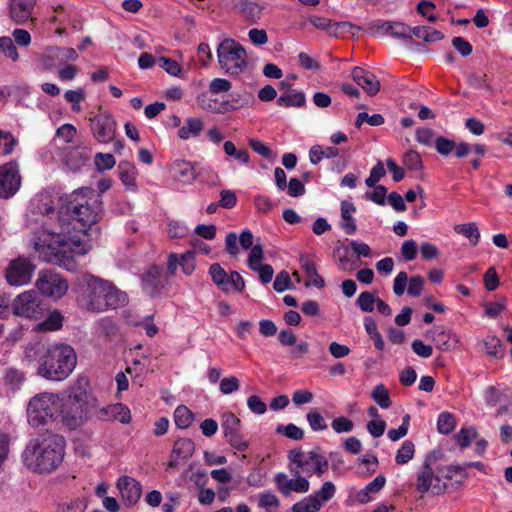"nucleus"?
<instances>
[{
  "instance_id": "e433bc0d",
  "label": "nucleus",
  "mask_w": 512,
  "mask_h": 512,
  "mask_svg": "<svg viewBox=\"0 0 512 512\" xmlns=\"http://www.w3.org/2000/svg\"><path fill=\"white\" fill-rule=\"evenodd\" d=\"M194 421V414L192 411L184 406H178L174 411V422L180 429L188 428Z\"/></svg>"
},
{
  "instance_id": "09e8293b",
  "label": "nucleus",
  "mask_w": 512,
  "mask_h": 512,
  "mask_svg": "<svg viewBox=\"0 0 512 512\" xmlns=\"http://www.w3.org/2000/svg\"><path fill=\"white\" fill-rule=\"evenodd\" d=\"M371 397L383 409L389 408L392 404L389 392L384 384H378L373 389Z\"/></svg>"
},
{
  "instance_id": "c756f323",
  "label": "nucleus",
  "mask_w": 512,
  "mask_h": 512,
  "mask_svg": "<svg viewBox=\"0 0 512 512\" xmlns=\"http://www.w3.org/2000/svg\"><path fill=\"white\" fill-rule=\"evenodd\" d=\"M217 287L225 293L241 292L245 288V281L238 272L233 271L227 274L222 280V284H217Z\"/></svg>"
},
{
  "instance_id": "c85d7f7f",
  "label": "nucleus",
  "mask_w": 512,
  "mask_h": 512,
  "mask_svg": "<svg viewBox=\"0 0 512 512\" xmlns=\"http://www.w3.org/2000/svg\"><path fill=\"white\" fill-rule=\"evenodd\" d=\"M235 9L241 16L250 23H255L261 16V7L248 0H239L235 4Z\"/></svg>"
},
{
  "instance_id": "ea45409f",
  "label": "nucleus",
  "mask_w": 512,
  "mask_h": 512,
  "mask_svg": "<svg viewBox=\"0 0 512 512\" xmlns=\"http://www.w3.org/2000/svg\"><path fill=\"white\" fill-rule=\"evenodd\" d=\"M310 22L315 28L326 30L332 36H337L339 29L347 25L345 22L331 24L329 19L317 16L311 17Z\"/></svg>"
},
{
  "instance_id": "ddd939ff",
  "label": "nucleus",
  "mask_w": 512,
  "mask_h": 512,
  "mask_svg": "<svg viewBox=\"0 0 512 512\" xmlns=\"http://www.w3.org/2000/svg\"><path fill=\"white\" fill-rule=\"evenodd\" d=\"M35 264L26 257H18L10 261L6 268L5 277L12 286L28 284L35 271Z\"/></svg>"
},
{
  "instance_id": "864d4df0",
  "label": "nucleus",
  "mask_w": 512,
  "mask_h": 512,
  "mask_svg": "<svg viewBox=\"0 0 512 512\" xmlns=\"http://www.w3.org/2000/svg\"><path fill=\"white\" fill-rule=\"evenodd\" d=\"M276 433L283 434L292 440H302L304 438V431L292 423L286 426L279 425L276 428Z\"/></svg>"
},
{
  "instance_id": "8fccbe9b",
  "label": "nucleus",
  "mask_w": 512,
  "mask_h": 512,
  "mask_svg": "<svg viewBox=\"0 0 512 512\" xmlns=\"http://www.w3.org/2000/svg\"><path fill=\"white\" fill-rule=\"evenodd\" d=\"M456 426L454 415L448 412H442L437 419V429L441 434L451 433Z\"/></svg>"
},
{
  "instance_id": "72a5a7b5",
  "label": "nucleus",
  "mask_w": 512,
  "mask_h": 512,
  "mask_svg": "<svg viewBox=\"0 0 512 512\" xmlns=\"http://www.w3.org/2000/svg\"><path fill=\"white\" fill-rule=\"evenodd\" d=\"M63 325V315L55 310L51 312L44 321L35 326V331H56Z\"/></svg>"
},
{
  "instance_id": "58836bf2",
  "label": "nucleus",
  "mask_w": 512,
  "mask_h": 512,
  "mask_svg": "<svg viewBox=\"0 0 512 512\" xmlns=\"http://www.w3.org/2000/svg\"><path fill=\"white\" fill-rule=\"evenodd\" d=\"M305 102L303 92L286 93L277 98V105L280 107H303Z\"/></svg>"
},
{
  "instance_id": "cd10ccee",
  "label": "nucleus",
  "mask_w": 512,
  "mask_h": 512,
  "mask_svg": "<svg viewBox=\"0 0 512 512\" xmlns=\"http://www.w3.org/2000/svg\"><path fill=\"white\" fill-rule=\"evenodd\" d=\"M356 211V208L353 203L343 200L341 202V228L348 235H352L356 232L357 226L355 223V219L352 216V213Z\"/></svg>"
},
{
  "instance_id": "4d7b16f0",
  "label": "nucleus",
  "mask_w": 512,
  "mask_h": 512,
  "mask_svg": "<svg viewBox=\"0 0 512 512\" xmlns=\"http://www.w3.org/2000/svg\"><path fill=\"white\" fill-rule=\"evenodd\" d=\"M404 165L413 171H419L423 168V161L420 154L414 150L408 151L403 157Z\"/></svg>"
},
{
  "instance_id": "79ce46f5",
  "label": "nucleus",
  "mask_w": 512,
  "mask_h": 512,
  "mask_svg": "<svg viewBox=\"0 0 512 512\" xmlns=\"http://www.w3.org/2000/svg\"><path fill=\"white\" fill-rule=\"evenodd\" d=\"M25 381V374L19 369L10 367L5 370L4 382L9 385L11 389H19Z\"/></svg>"
},
{
  "instance_id": "f3484780",
  "label": "nucleus",
  "mask_w": 512,
  "mask_h": 512,
  "mask_svg": "<svg viewBox=\"0 0 512 512\" xmlns=\"http://www.w3.org/2000/svg\"><path fill=\"white\" fill-rule=\"evenodd\" d=\"M194 452L195 444L190 438L177 439L173 444L167 469H176L181 462L191 458Z\"/></svg>"
},
{
  "instance_id": "de8ad7c7",
  "label": "nucleus",
  "mask_w": 512,
  "mask_h": 512,
  "mask_svg": "<svg viewBox=\"0 0 512 512\" xmlns=\"http://www.w3.org/2000/svg\"><path fill=\"white\" fill-rule=\"evenodd\" d=\"M468 84L476 89H483L489 93H493V87L488 83V75L486 73H471L467 76Z\"/></svg>"
},
{
  "instance_id": "7ed1b4c3",
  "label": "nucleus",
  "mask_w": 512,
  "mask_h": 512,
  "mask_svg": "<svg viewBox=\"0 0 512 512\" xmlns=\"http://www.w3.org/2000/svg\"><path fill=\"white\" fill-rule=\"evenodd\" d=\"M76 294L77 302L82 309L96 313L116 309L127 302L126 293L117 289L111 282L89 273L78 278Z\"/></svg>"
},
{
  "instance_id": "39448f33",
  "label": "nucleus",
  "mask_w": 512,
  "mask_h": 512,
  "mask_svg": "<svg viewBox=\"0 0 512 512\" xmlns=\"http://www.w3.org/2000/svg\"><path fill=\"white\" fill-rule=\"evenodd\" d=\"M98 399L89 390V382L80 378L68 390L67 401L61 409L63 423L76 429L89 419L95 418Z\"/></svg>"
},
{
  "instance_id": "6e6552de",
  "label": "nucleus",
  "mask_w": 512,
  "mask_h": 512,
  "mask_svg": "<svg viewBox=\"0 0 512 512\" xmlns=\"http://www.w3.org/2000/svg\"><path fill=\"white\" fill-rule=\"evenodd\" d=\"M219 67L227 74L239 75L247 68L248 56L245 48L236 40L226 38L217 47Z\"/></svg>"
},
{
  "instance_id": "2eb2a0df",
  "label": "nucleus",
  "mask_w": 512,
  "mask_h": 512,
  "mask_svg": "<svg viewBox=\"0 0 512 512\" xmlns=\"http://www.w3.org/2000/svg\"><path fill=\"white\" fill-rule=\"evenodd\" d=\"M293 479H289L285 473H277L274 477L276 487L284 496H289L292 492L306 493L310 489V483L306 477L300 474L293 475Z\"/></svg>"
},
{
  "instance_id": "5701e85b",
  "label": "nucleus",
  "mask_w": 512,
  "mask_h": 512,
  "mask_svg": "<svg viewBox=\"0 0 512 512\" xmlns=\"http://www.w3.org/2000/svg\"><path fill=\"white\" fill-rule=\"evenodd\" d=\"M351 76L369 96H375L379 92L380 82L373 73L361 67H354Z\"/></svg>"
},
{
  "instance_id": "dca6fc26",
  "label": "nucleus",
  "mask_w": 512,
  "mask_h": 512,
  "mask_svg": "<svg viewBox=\"0 0 512 512\" xmlns=\"http://www.w3.org/2000/svg\"><path fill=\"white\" fill-rule=\"evenodd\" d=\"M416 488L422 494L431 491L434 495H439L444 491V486L441 485V479L434 474L427 461L423 465V470L417 476Z\"/></svg>"
},
{
  "instance_id": "1a4fd4ad",
  "label": "nucleus",
  "mask_w": 512,
  "mask_h": 512,
  "mask_svg": "<svg viewBox=\"0 0 512 512\" xmlns=\"http://www.w3.org/2000/svg\"><path fill=\"white\" fill-rule=\"evenodd\" d=\"M12 314L26 319H40L44 315V308L37 292L28 290L16 296L12 301Z\"/></svg>"
},
{
  "instance_id": "6ab92c4d",
  "label": "nucleus",
  "mask_w": 512,
  "mask_h": 512,
  "mask_svg": "<svg viewBox=\"0 0 512 512\" xmlns=\"http://www.w3.org/2000/svg\"><path fill=\"white\" fill-rule=\"evenodd\" d=\"M95 419L101 421L117 420L123 424H128L131 421L130 410L122 403L108 405L106 407L96 408Z\"/></svg>"
},
{
  "instance_id": "338daca9",
  "label": "nucleus",
  "mask_w": 512,
  "mask_h": 512,
  "mask_svg": "<svg viewBox=\"0 0 512 512\" xmlns=\"http://www.w3.org/2000/svg\"><path fill=\"white\" fill-rule=\"evenodd\" d=\"M260 508L265 510H269L270 508H278L280 505L278 497L272 492H264L259 495V503Z\"/></svg>"
},
{
  "instance_id": "c9c22d12",
  "label": "nucleus",
  "mask_w": 512,
  "mask_h": 512,
  "mask_svg": "<svg viewBox=\"0 0 512 512\" xmlns=\"http://www.w3.org/2000/svg\"><path fill=\"white\" fill-rule=\"evenodd\" d=\"M454 231L457 234L466 237L470 241V244L473 246H476L479 242L480 232L476 223L474 222L455 225Z\"/></svg>"
},
{
  "instance_id": "9b49d317",
  "label": "nucleus",
  "mask_w": 512,
  "mask_h": 512,
  "mask_svg": "<svg viewBox=\"0 0 512 512\" xmlns=\"http://www.w3.org/2000/svg\"><path fill=\"white\" fill-rule=\"evenodd\" d=\"M90 130L93 138L101 144L114 141L117 133V122L111 113L101 111L90 118Z\"/></svg>"
},
{
  "instance_id": "a211bd4d",
  "label": "nucleus",
  "mask_w": 512,
  "mask_h": 512,
  "mask_svg": "<svg viewBox=\"0 0 512 512\" xmlns=\"http://www.w3.org/2000/svg\"><path fill=\"white\" fill-rule=\"evenodd\" d=\"M408 283L407 292L410 296L417 297L421 295L424 287V279L421 276L408 278L406 272L402 271L394 279L393 291L397 296L403 295Z\"/></svg>"
},
{
  "instance_id": "680f3d73",
  "label": "nucleus",
  "mask_w": 512,
  "mask_h": 512,
  "mask_svg": "<svg viewBox=\"0 0 512 512\" xmlns=\"http://www.w3.org/2000/svg\"><path fill=\"white\" fill-rule=\"evenodd\" d=\"M87 505L82 499H74L70 502L60 504L57 512H85Z\"/></svg>"
},
{
  "instance_id": "473e14b6",
  "label": "nucleus",
  "mask_w": 512,
  "mask_h": 512,
  "mask_svg": "<svg viewBox=\"0 0 512 512\" xmlns=\"http://www.w3.org/2000/svg\"><path fill=\"white\" fill-rule=\"evenodd\" d=\"M381 28L391 36L401 40H411V28L400 22H384Z\"/></svg>"
},
{
  "instance_id": "69168bd1",
  "label": "nucleus",
  "mask_w": 512,
  "mask_h": 512,
  "mask_svg": "<svg viewBox=\"0 0 512 512\" xmlns=\"http://www.w3.org/2000/svg\"><path fill=\"white\" fill-rule=\"evenodd\" d=\"M386 174V170L382 162H378L370 171L369 177L365 183L368 187L373 188L377 182Z\"/></svg>"
},
{
  "instance_id": "f257e3e1",
  "label": "nucleus",
  "mask_w": 512,
  "mask_h": 512,
  "mask_svg": "<svg viewBox=\"0 0 512 512\" xmlns=\"http://www.w3.org/2000/svg\"><path fill=\"white\" fill-rule=\"evenodd\" d=\"M102 211L101 197L92 188L73 191L57 212V218L45 224L34 242L38 257L68 271L76 270L75 257L87 253L89 247L84 237L99 221Z\"/></svg>"
},
{
  "instance_id": "393cba45",
  "label": "nucleus",
  "mask_w": 512,
  "mask_h": 512,
  "mask_svg": "<svg viewBox=\"0 0 512 512\" xmlns=\"http://www.w3.org/2000/svg\"><path fill=\"white\" fill-rule=\"evenodd\" d=\"M198 103L201 109L214 114H225L237 109V106L233 105L229 100L212 98L206 94L198 97Z\"/></svg>"
},
{
  "instance_id": "4c0bfd02",
  "label": "nucleus",
  "mask_w": 512,
  "mask_h": 512,
  "mask_svg": "<svg viewBox=\"0 0 512 512\" xmlns=\"http://www.w3.org/2000/svg\"><path fill=\"white\" fill-rule=\"evenodd\" d=\"M223 150L227 156L233 157L242 165H247L250 161V155L246 149H238L232 141H225Z\"/></svg>"
},
{
  "instance_id": "4468645a",
  "label": "nucleus",
  "mask_w": 512,
  "mask_h": 512,
  "mask_svg": "<svg viewBox=\"0 0 512 512\" xmlns=\"http://www.w3.org/2000/svg\"><path fill=\"white\" fill-rule=\"evenodd\" d=\"M21 176L16 162H9L0 166V198L8 199L19 190Z\"/></svg>"
},
{
  "instance_id": "aec40b11",
  "label": "nucleus",
  "mask_w": 512,
  "mask_h": 512,
  "mask_svg": "<svg viewBox=\"0 0 512 512\" xmlns=\"http://www.w3.org/2000/svg\"><path fill=\"white\" fill-rule=\"evenodd\" d=\"M166 284L167 279L162 269L157 266L149 268L142 276L143 289L150 296H157Z\"/></svg>"
},
{
  "instance_id": "13d9d810",
  "label": "nucleus",
  "mask_w": 512,
  "mask_h": 512,
  "mask_svg": "<svg viewBox=\"0 0 512 512\" xmlns=\"http://www.w3.org/2000/svg\"><path fill=\"white\" fill-rule=\"evenodd\" d=\"M157 63L162 69L172 76H179L181 73V66L177 61L171 58L165 56L159 57L157 59Z\"/></svg>"
},
{
  "instance_id": "37998d69",
  "label": "nucleus",
  "mask_w": 512,
  "mask_h": 512,
  "mask_svg": "<svg viewBox=\"0 0 512 512\" xmlns=\"http://www.w3.org/2000/svg\"><path fill=\"white\" fill-rule=\"evenodd\" d=\"M221 427L223 429L224 436H227L240 430L241 421L232 412H225L222 415Z\"/></svg>"
},
{
  "instance_id": "423d86ee",
  "label": "nucleus",
  "mask_w": 512,
  "mask_h": 512,
  "mask_svg": "<svg viewBox=\"0 0 512 512\" xmlns=\"http://www.w3.org/2000/svg\"><path fill=\"white\" fill-rule=\"evenodd\" d=\"M62 399L54 393L42 392L33 396L27 406L28 423L34 427L48 424L61 415Z\"/></svg>"
},
{
  "instance_id": "f03ea898",
  "label": "nucleus",
  "mask_w": 512,
  "mask_h": 512,
  "mask_svg": "<svg viewBox=\"0 0 512 512\" xmlns=\"http://www.w3.org/2000/svg\"><path fill=\"white\" fill-rule=\"evenodd\" d=\"M24 357L37 362V374L53 381L65 380L74 370L77 356L67 344H49L42 340L29 342L24 348Z\"/></svg>"
},
{
  "instance_id": "e2e57ef3",
  "label": "nucleus",
  "mask_w": 512,
  "mask_h": 512,
  "mask_svg": "<svg viewBox=\"0 0 512 512\" xmlns=\"http://www.w3.org/2000/svg\"><path fill=\"white\" fill-rule=\"evenodd\" d=\"M240 388V381L236 376L225 377L220 381V391L227 395L231 394Z\"/></svg>"
},
{
  "instance_id": "412c9836",
  "label": "nucleus",
  "mask_w": 512,
  "mask_h": 512,
  "mask_svg": "<svg viewBox=\"0 0 512 512\" xmlns=\"http://www.w3.org/2000/svg\"><path fill=\"white\" fill-rule=\"evenodd\" d=\"M426 336L430 338L437 349L441 351L453 350L457 343L458 338L450 330H446L443 326H435L427 331Z\"/></svg>"
},
{
  "instance_id": "f8f14e48",
  "label": "nucleus",
  "mask_w": 512,
  "mask_h": 512,
  "mask_svg": "<svg viewBox=\"0 0 512 512\" xmlns=\"http://www.w3.org/2000/svg\"><path fill=\"white\" fill-rule=\"evenodd\" d=\"M335 492V485L326 481L318 491L295 503L292 512H318L324 503L334 497Z\"/></svg>"
},
{
  "instance_id": "20e7f679",
  "label": "nucleus",
  "mask_w": 512,
  "mask_h": 512,
  "mask_svg": "<svg viewBox=\"0 0 512 512\" xmlns=\"http://www.w3.org/2000/svg\"><path fill=\"white\" fill-rule=\"evenodd\" d=\"M64 456V437L46 432L30 440L26 445L23 462L34 473L49 474L61 465Z\"/></svg>"
},
{
  "instance_id": "774afa93",
  "label": "nucleus",
  "mask_w": 512,
  "mask_h": 512,
  "mask_svg": "<svg viewBox=\"0 0 512 512\" xmlns=\"http://www.w3.org/2000/svg\"><path fill=\"white\" fill-rule=\"evenodd\" d=\"M249 146L259 155L266 159H272L273 158V152L272 150L261 140L259 139H250L248 141Z\"/></svg>"
},
{
  "instance_id": "a18cd8bd",
  "label": "nucleus",
  "mask_w": 512,
  "mask_h": 512,
  "mask_svg": "<svg viewBox=\"0 0 512 512\" xmlns=\"http://www.w3.org/2000/svg\"><path fill=\"white\" fill-rule=\"evenodd\" d=\"M484 350L487 355L501 358L504 355V349L502 347L501 341L495 336H488L484 342Z\"/></svg>"
},
{
  "instance_id": "c03bdc74",
  "label": "nucleus",
  "mask_w": 512,
  "mask_h": 512,
  "mask_svg": "<svg viewBox=\"0 0 512 512\" xmlns=\"http://www.w3.org/2000/svg\"><path fill=\"white\" fill-rule=\"evenodd\" d=\"M415 446L414 443L410 440H406L402 443L401 447L398 449L395 461L399 465H403L408 463L414 456Z\"/></svg>"
},
{
  "instance_id": "7c9ffc66",
  "label": "nucleus",
  "mask_w": 512,
  "mask_h": 512,
  "mask_svg": "<svg viewBox=\"0 0 512 512\" xmlns=\"http://www.w3.org/2000/svg\"><path fill=\"white\" fill-rule=\"evenodd\" d=\"M386 479L383 475H378L373 481L368 483L364 489L360 490L356 498L359 503L365 504L371 500L370 494L379 492L385 485Z\"/></svg>"
},
{
  "instance_id": "a19ab883",
  "label": "nucleus",
  "mask_w": 512,
  "mask_h": 512,
  "mask_svg": "<svg viewBox=\"0 0 512 512\" xmlns=\"http://www.w3.org/2000/svg\"><path fill=\"white\" fill-rule=\"evenodd\" d=\"M411 32L419 39L426 42H436L442 40L444 35L442 32L430 27H414Z\"/></svg>"
},
{
  "instance_id": "5fc2aeb1",
  "label": "nucleus",
  "mask_w": 512,
  "mask_h": 512,
  "mask_svg": "<svg viewBox=\"0 0 512 512\" xmlns=\"http://www.w3.org/2000/svg\"><path fill=\"white\" fill-rule=\"evenodd\" d=\"M377 300L378 297H375L371 292L365 291L359 294L357 305L363 312H372Z\"/></svg>"
},
{
  "instance_id": "bf43d9fd",
  "label": "nucleus",
  "mask_w": 512,
  "mask_h": 512,
  "mask_svg": "<svg viewBox=\"0 0 512 512\" xmlns=\"http://www.w3.org/2000/svg\"><path fill=\"white\" fill-rule=\"evenodd\" d=\"M455 147L456 143L453 140H450L444 136H438L435 139V148L440 155H449L454 150Z\"/></svg>"
},
{
  "instance_id": "a878e982",
  "label": "nucleus",
  "mask_w": 512,
  "mask_h": 512,
  "mask_svg": "<svg viewBox=\"0 0 512 512\" xmlns=\"http://www.w3.org/2000/svg\"><path fill=\"white\" fill-rule=\"evenodd\" d=\"M170 171L175 180L190 184L196 179L194 166L184 160H176L170 165Z\"/></svg>"
},
{
  "instance_id": "052dcab7",
  "label": "nucleus",
  "mask_w": 512,
  "mask_h": 512,
  "mask_svg": "<svg viewBox=\"0 0 512 512\" xmlns=\"http://www.w3.org/2000/svg\"><path fill=\"white\" fill-rule=\"evenodd\" d=\"M18 144V140L11 134V132H4L0 130V146H3V153L9 155L13 152Z\"/></svg>"
},
{
  "instance_id": "6e6d98bb",
  "label": "nucleus",
  "mask_w": 512,
  "mask_h": 512,
  "mask_svg": "<svg viewBox=\"0 0 512 512\" xmlns=\"http://www.w3.org/2000/svg\"><path fill=\"white\" fill-rule=\"evenodd\" d=\"M477 437V431L474 427L461 428L455 435V439L461 448H466L471 444V441Z\"/></svg>"
},
{
  "instance_id": "0e129e2a",
  "label": "nucleus",
  "mask_w": 512,
  "mask_h": 512,
  "mask_svg": "<svg viewBox=\"0 0 512 512\" xmlns=\"http://www.w3.org/2000/svg\"><path fill=\"white\" fill-rule=\"evenodd\" d=\"M331 427L338 434L348 433L353 430L354 424L349 418L341 416L332 421Z\"/></svg>"
},
{
  "instance_id": "f704fd0d",
  "label": "nucleus",
  "mask_w": 512,
  "mask_h": 512,
  "mask_svg": "<svg viewBox=\"0 0 512 512\" xmlns=\"http://www.w3.org/2000/svg\"><path fill=\"white\" fill-rule=\"evenodd\" d=\"M118 173L121 181L126 187H134L136 180V168L129 161H121L118 164Z\"/></svg>"
},
{
  "instance_id": "0eeeda50",
  "label": "nucleus",
  "mask_w": 512,
  "mask_h": 512,
  "mask_svg": "<svg viewBox=\"0 0 512 512\" xmlns=\"http://www.w3.org/2000/svg\"><path fill=\"white\" fill-rule=\"evenodd\" d=\"M289 471L292 475L304 474L307 477L316 474L321 477L329 468V461L316 449L307 453L301 449H293L288 453Z\"/></svg>"
},
{
  "instance_id": "3c124183",
  "label": "nucleus",
  "mask_w": 512,
  "mask_h": 512,
  "mask_svg": "<svg viewBox=\"0 0 512 512\" xmlns=\"http://www.w3.org/2000/svg\"><path fill=\"white\" fill-rule=\"evenodd\" d=\"M306 419L311 430L314 432L326 430L328 427L324 417L317 410L308 412Z\"/></svg>"
},
{
  "instance_id": "9d476101",
  "label": "nucleus",
  "mask_w": 512,
  "mask_h": 512,
  "mask_svg": "<svg viewBox=\"0 0 512 512\" xmlns=\"http://www.w3.org/2000/svg\"><path fill=\"white\" fill-rule=\"evenodd\" d=\"M35 285L41 294L54 299L63 297L69 288L67 280L51 269L41 270Z\"/></svg>"
},
{
  "instance_id": "603ef678",
  "label": "nucleus",
  "mask_w": 512,
  "mask_h": 512,
  "mask_svg": "<svg viewBox=\"0 0 512 512\" xmlns=\"http://www.w3.org/2000/svg\"><path fill=\"white\" fill-rule=\"evenodd\" d=\"M94 163L97 171L102 172L112 169L116 164V160L110 153H97L94 157Z\"/></svg>"
},
{
  "instance_id": "b1692460",
  "label": "nucleus",
  "mask_w": 512,
  "mask_h": 512,
  "mask_svg": "<svg viewBox=\"0 0 512 512\" xmlns=\"http://www.w3.org/2000/svg\"><path fill=\"white\" fill-rule=\"evenodd\" d=\"M36 0H10L9 13L17 24H23L30 19Z\"/></svg>"
},
{
  "instance_id": "2f4dec72",
  "label": "nucleus",
  "mask_w": 512,
  "mask_h": 512,
  "mask_svg": "<svg viewBox=\"0 0 512 512\" xmlns=\"http://www.w3.org/2000/svg\"><path fill=\"white\" fill-rule=\"evenodd\" d=\"M204 124L200 118H187L184 125L178 130V136L183 139L196 137L203 130Z\"/></svg>"
},
{
  "instance_id": "bb28decb",
  "label": "nucleus",
  "mask_w": 512,
  "mask_h": 512,
  "mask_svg": "<svg viewBox=\"0 0 512 512\" xmlns=\"http://www.w3.org/2000/svg\"><path fill=\"white\" fill-rule=\"evenodd\" d=\"M47 59L57 61L59 65H66L78 59V53L74 48L50 47L46 50Z\"/></svg>"
},
{
  "instance_id": "4be33fe9",
  "label": "nucleus",
  "mask_w": 512,
  "mask_h": 512,
  "mask_svg": "<svg viewBox=\"0 0 512 512\" xmlns=\"http://www.w3.org/2000/svg\"><path fill=\"white\" fill-rule=\"evenodd\" d=\"M117 487L125 503L129 506L138 502L141 497V485L134 478L122 476L117 481Z\"/></svg>"
},
{
  "instance_id": "49530a36",
  "label": "nucleus",
  "mask_w": 512,
  "mask_h": 512,
  "mask_svg": "<svg viewBox=\"0 0 512 512\" xmlns=\"http://www.w3.org/2000/svg\"><path fill=\"white\" fill-rule=\"evenodd\" d=\"M0 53L13 62L19 59V53L12 38L7 36L0 37Z\"/></svg>"
}]
</instances>
